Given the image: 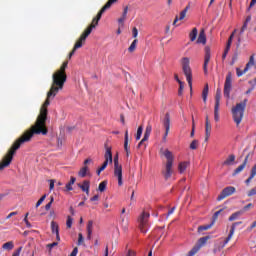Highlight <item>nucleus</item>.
Listing matches in <instances>:
<instances>
[{
    "label": "nucleus",
    "instance_id": "1",
    "mask_svg": "<svg viewBox=\"0 0 256 256\" xmlns=\"http://www.w3.org/2000/svg\"><path fill=\"white\" fill-rule=\"evenodd\" d=\"M69 65V60L62 63L60 68L56 70L52 75V85L47 93V98L40 108V113L36 119V122L29 130H26L24 134L30 139H33V135H47L49 130L47 129V115H49V110L47 107L51 105L50 99H55L57 93L63 91L65 83H67V67Z\"/></svg>",
    "mask_w": 256,
    "mask_h": 256
},
{
    "label": "nucleus",
    "instance_id": "2",
    "mask_svg": "<svg viewBox=\"0 0 256 256\" xmlns=\"http://www.w3.org/2000/svg\"><path fill=\"white\" fill-rule=\"evenodd\" d=\"M29 141H31V136H27L26 134L23 133L21 137H19L12 144L8 152L3 157L2 162L0 163V171H3L5 167H9V165H11V161H13V157L15 156V153H17L18 149L21 148L23 143H29Z\"/></svg>",
    "mask_w": 256,
    "mask_h": 256
},
{
    "label": "nucleus",
    "instance_id": "3",
    "mask_svg": "<svg viewBox=\"0 0 256 256\" xmlns=\"http://www.w3.org/2000/svg\"><path fill=\"white\" fill-rule=\"evenodd\" d=\"M246 107H247V99H244L243 102L237 103L231 109L232 119L237 126L241 125V121H243V116L245 115Z\"/></svg>",
    "mask_w": 256,
    "mask_h": 256
},
{
    "label": "nucleus",
    "instance_id": "4",
    "mask_svg": "<svg viewBox=\"0 0 256 256\" xmlns=\"http://www.w3.org/2000/svg\"><path fill=\"white\" fill-rule=\"evenodd\" d=\"M164 157H166L167 161L162 173L164 175L165 181H168V179H171L172 175L175 173V170H173V161H175V157L169 150L164 151Z\"/></svg>",
    "mask_w": 256,
    "mask_h": 256
},
{
    "label": "nucleus",
    "instance_id": "5",
    "mask_svg": "<svg viewBox=\"0 0 256 256\" xmlns=\"http://www.w3.org/2000/svg\"><path fill=\"white\" fill-rule=\"evenodd\" d=\"M149 217H151V215L146 211H143L138 217V227L141 233L145 234L149 231Z\"/></svg>",
    "mask_w": 256,
    "mask_h": 256
},
{
    "label": "nucleus",
    "instance_id": "6",
    "mask_svg": "<svg viewBox=\"0 0 256 256\" xmlns=\"http://www.w3.org/2000/svg\"><path fill=\"white\" fill-rule=\"evenodd\" d=\"M182 70L188 81L190 89L193 88V73L191 71V66H189V58H183L182 60Z\"/></svg>",
    "mask_w": 256,
    "mask_h": 256
},
{
    "label": "nucleus",
    "instance_id": "7",
    "mask_svg": "<svg viewBox=\"0 0 256 256\" xmlns=\"http://www.w3.org/2000/svg\"><path fill=\"white\" fill-rule=\"evenodd\" d=\"M114 177H117L119 187L123 186V166L119 164V155L114 157Z\"/></svg>",
    "mask_w": 256,
    "mask_h": 256
},
{
    "label": "nucleus",
    "instance_id": "8",
    "mask_svg": "<svg viewBox=\"0 0 256 256\" xmlns=\"http://www.w3.org/2000/svg\"><path fill=\"white\" fill-rule=\"evenodd\" d=\"M162 125L165 129V132L162 138V143H167V136L169 135V131L171 129V115L169 113L165 114L162 120Z\"/></svg>",
    "mask_w": 256,
    "mask_h": 256
},
{
    "label": "nucleus",
    "instance_id": "9",
    "mask_svg": "<svg viewBox=\"0 0 256 256\" xmlns=\"http://www.w3.org/2000/svg\"><path fill=\"white\" fill-rule=\"evenodd\" d=\"M211 239V236H205L198 240L197 245H195L187 254V256H194L202 247Z\"/></svg>",
    "mask_w": 256,
    "mask_h": 256
},
{
    "label": "nucleus",
    "instance_id": "10",
    "mask_svg": "<svg viewBox=\"0 0 256 256\" xmlns=\"http://www.w3.org/2000/svg\"><path fill=\"white\" fill-rule=\"evenodd\" d=\"M99 25V20L97 18H93L91 24L84 30V32L80 35L82 40L87 41V37H89L90 33L93 32V29Z\"/></svg>",
    "mask_w": 256,
    "mask_h": 256
},
{
    "label": "nucleus",
    "instance_id": "11",
    "mask_svg": "<svg viewBox=\"0 0 256 256\" xmlns=\"http://www.w3.org/2000/svg\"><path fill=\"white\" fill-rule=\"evenodd\" d=\"M253 65H255V54H252L250 56L249 61L246 64V67L244 68L243 71H241V69H239V68L236 69L237 77H241L242 75H245V73H247L249 71V69H251V67H253Z\"/></svg>",
    "mask_w": 256,
    "mask_h": 256
},
{
    "label": "nucleus",
    "instance_id": "12",
    "mask_svg": "<svg viewBox=\"0 0 256 256\" xmlns=\"http://www.w3.org/2000/svg\"><path fill=\"white\" fill-rule=\"evenodd\" d=\"M232 74L231 72H229L226 76V80L224 83V97H226V99H229L230 97V93H231V87H232Z\"/></svg>",
    "mask_w": 256,
    "mask_h": 256
},
{
    "label": "nucleus",
    "instance_id": "13",
    "mask_svg": "<svg viewBox=\"0 0 256 256\" xmlns=\"http://www.w3.org/2000/svg\"><path fill=\"white\" fill-rule=\"evenodd\" d=\"M236 189L233 186H228L226 188H224L220 195L217 197V201H223V199H225L226 197H229L231 195H233V193H235Z\"/></svg>",
    "mask_w": 256,
    "mask_h": 256
},
{
    "label": "nucleus",
    "instance_id": "14",
    "mask_svg": "<svg viewBox=\"0 0 256 256\" xmlns=\"http://www.w3.org/2000/svg\"><path fill=\"white\" fill-rule=\"evenodd\" d=\"M113 3H117V0H108L106 4L100 9L96 17H94V19L101 21V17H103V13H105L107 9H111V6L113 5Z\"/></svg>",
    "mask_w": 256,
    "mask_h": 256
},
{
    "label": "nucleus",
    "instance_id": "15",
    "mask_svg": "<svg viewBox=\"0 0 256 256\" xmlns=\"http://www.w3.org/2000/svg\"><path fill=\"white\" fill-rule=\"evenodd\" d=\"M204 51H205V56H204L203 70H204V75H207L209 73V71L207 70V65H209V61H211V48L209 46H206Z\"/></svg>",
    "mask_w": 256,
    "mask_h": 256
},
{
    "label": "nucleus",
    "instance_id": "16",
    "mask_svg": "<svg viewBox=\"0 0 256 256\" xmlns=\"http://www.w3.org/2000/svg\"><path fill=\"white\" fill-rule=\"evenodd\" d=\"M89 163H93V159L88 158L84 161V167L78 172L79 177H87V173H89V167L87 165H89Z\"/></svg>",
    "mask_w": 256,
    "mask_h": 256
},
{
    "label": "nucleus",
    "instance_id": "17",
    "mask_svg": "<svg viewBox=\"0 0 256 256\" xmlns=\"http://www.w3.org/2000/svg\"><path fill=\"white\" fill-rule=\"evenodd\" d=\"M85 41L86 40H83V38H81V36L79 37V39L76 41L72 51L69 53L68 59H71V57H73L75 55V51H77V49H81V47H83V45H85Z\"/></svg>",
    "mask_w": 256,
    "mask_h": 256
},
{
    "label": "nucleus",
    "instance_id": "18",
    "mask_svg": "<svg viewBox=\"0 0 256 256\" xmlns=\"http://www.w3.org/2000/svg\"><path fill=\"white\" fill-rule=\"evenodd\" d=\"M151 125H147L144 133L143 139L139 142L138 144V149L141 148V146L145 143V141H149V137L151 136V131H152Z\"/></svg>",
    "mask_w": 256,
    "mask_h": 256
},
{
    "label": "nucleus",
    "instance_id": "19",
    "mask_svg": "<svg viewBox=\"0 0 256 256\" xmlns=\"http://www.w3.org/2000/svg\"><path fill=\"white\" fill-rule=\"evenodd\" d=\"M187 11H189V5L186 6L181 12L180 16H176L173 22V25H177V21H183L185 17L187 16Z\"/></svg>",
    "mask_w": 256,
    "mask_h": 256
},
{
    "label": "nucleus",
    "instance_id": "20",
    "mask_svg": "<svg viewBox=\"0 0 256 256\" xmlns=\"http://www.w3.org/2000/svg\"><path fill=\"white\" fill-rule=\"evenodd\" d=\"M105 161H107V163H113V153L111 152V147L107 146V144H105Z\"/></svg>",
    "mask_w": 256,
    "mask_h": 256
},
{
    "label": "nucleus",
    "instance_id": "21",
    "mask_svg": "<svg viewBox=\"0 0 256 256\" xmlns=\"http://www.w3.org/2000/svg\"><path fill=\"white\" fill-rule=\"evenodd\" d=\"M78 187L86 193V195H89V189L91 187V182L89 180H84L82 184H78Z\"/></svg>",
    "mask_w": 256,
    "mask_h": 256
},
{
    "label": "nucleus",
    "instance_id": "22",
    "mask_svg": "<svg viewBox=\"0 0 256 256\" xmlns=\"http://www.w3.org/2000/svg\"><path fill=\"white\" fill-rule=\"evenodd\" d=\"M128 12H129V7L126 6L123 10L122 16L118 19L119 27H123L125 25Z\"/></svg>",
    "mask_w": 256,
    "mask_h": 256
},
{
    "label": "nucleus",
    "instance_id": "23",
    "mask_svg": "<svg viewBox=\"0 0 256 256\" xmlns=\"http://www.w3.org/2000/svg\"><path fill=\"white\" fill-rule=\"evenodd\" d=\"M124 150L126 151V156L129 157L130 151H129V130L125 131L124 136Z\"/></svg>",
    "mask_w": 256,
    "mask_h": 256
},
{
    "label": "nucleus",
    "instance_id": "24",
    "mask_svg": "<svg viewBox=\"0 0 256 256\" xmlns=\"http://www.w3.org/2000/svg\"><path fill=\"white\" fill-rule=\"evenodd\" d=\"M197 43H202V45H205V43H207V36L205 35V29L200 30Z\"/></svg>",
    "mask_w": 256,
    "mask_h": 256
},
{
    "label": "nucleus",
    "instance_id": "25",
    "mask_svg": "<svg viewBox=\"0 0 256 256\" xmlns=\"http://www.w3.org/2000/svg\"><path fill=\"white\" fill-rule=\"evenodd\" d=\"M248 160H249V154L245 157L244 162L234 170V175L241 173V171L245 169Z\"/></svg>",
    "mask_w": 256,
    "mask_h": 256
},
{
    "label": "nucleus",
    "instance_id": "26",
    "mask_svg": "<svg viewBox=\"0 0 256 256\" xmlns=\"http://www.w3.org/2000/svg\"><path fill=\"white\" fill-rule=\"evenodd\" d=\"M187 167H189V162L184 161V162H180L178 164V171L180 174L185 173V171H187Z\"/></svg>",
    "mask_w": 256,
    "mask_h": 256
},
{
    "label": "nucleus",
    "instance_id": "27",
    "mask_svg": "<svg viewBox=\"0 0 256 256\" xmlns=\"http://www.w3.org/2000/svg\"><path fill=\"white\" fill-rule=\"evenodd\" d=\"M205 142L209 141V138L211 137V123L207 122L205 123Z\"/></svg>",
    "mask_w": 256,
    "mask_h": 256
},
{
    "label": "nucleus",
    "instance_id": "28",
    "mask_svg": "<svg viewBox=\"0 0 256 256\" xmlns=\"http://www.w3.org/2000/svg\"><path fill=\"white\" fill-rule=\"evenodd\" d=\"M77 181V178L71 177L69 183L66 184V191H73V185H75V182Z\"/></svg>",
    "mask_w": 256,
    "mask_h": 256
},
{
    "label": "nucleus",
    "instance_id": "29",
    "mask_svg": "<svg viewBox=\"0 0 256 256\" xmlns=\"http://www.w3.org/2000/svg\"><path fill=\"white\" fill-rule=\"evenodd\" d=\"M15 247V244L13 241L6 242L2 245V249L5 251H12V249Z\"/></svg>",
    "mask_w": 256,
    "mask_h": 256
},
{
    "label": "nucleus",
    "instance_id": "30",
    "mask_svg": "<svg viewBox=\"0 0 256 256\" xmlns=\"http://www.w3.org/2000/svg\"><path fill=\"white\" fill-rule=\"evenodd\" d=\"M207 95H209V84H206L202 91V99L204 103H207Z\"/></svg>",
    "mask_w": 256,
    "mask_h": 256
},
{
    "label": "nucleus",
    "instance_id": "31",
    "mask_svg": "<svg viewBox=\"0 0 256 256\" xmlns=\"http://www.w3.org/2000/svg\"><path fill=\"white\" fill-rule=\"evenodd\" d=\"M235 162V155L231 154L228 156V158L223 162V165H233Z\"/></svg>",
    "mask_w": 256,
    "mask_h": 256
},
{
    "label": "nucleus",
    "instance_id": "32",
    "mask_svg": "<svg viewBox=\"0 0 256 256\" xmlns=\"http://www.w3.org/2000/svg\"><path fill=\"white\" fill-rule=\"evenodd\" d=\"M241 215H243V211H237V212H235V213H233L230 217H229V219H228V221H235L236 219H239V217H241Z\"/></svg>",
    "mask_w": 256,
    "mask_h": 256
},
{
    "label": "nucleus",
    "instance_id": "33",
    "mask_svg": "<svg viewBox=\"0 0 256 256\" xmlns=\"http://www.w3.org/2000/svg\"><path fill=\"white\" fill-rule=\"evenodd\" d=\"M221 103V90L217 89L216 96H215V107H219Z\"/></svg>",
    "mask_w": 256,
    "mask_h": 256
},
{
    "label": "nucleus",
    "instance_id": "34",
    "mask_svg": "<svg viewBox=\"0 0 256 256\" xmlns=\"http://www.w3.org/2000/svg\"><path fill=\"white\" fill-rule=\"evenodd\" d=\"M198 33L199 31L197 30V28H193L189 34L190 41H195V39H197Z\"/></svg>",
    "mask_w": 256,
    "mask_h": 256
},
{
    "label": "nucleus",
    "instance_id": "35",
    "mask_svg": "<svg viewBox=\"0 0 256 256\" xmlns=\"http://www.w3.org/2000/svg\"><path fill=\"white\" fill-rule=\"evenodd\" d=\"M214 223L211 222V224L203 225L198 227V233H201L202 231H207L208 229H211L213 227Z\"/></svg>",
    "mask_w": 256,
    "mask_h": 256
},
{
    "label": "nucleus",
    "instance_id": "36",
    "mask_svg": "<svg viewBox=\"0 0 256 256\" xmlns=\"http://www.w3.org/2000/svg\"><path fill=\"white\" fill-rule=\"evenodd\" d=\"M51 231L52 233H59V224H57V222L52 221L51 222Z\"/></svg>",
    "mask_w": 256,
    "mask_h": 256
},
{
    "label": "nucleus",
    "instance_id": "37",
    "mask_svg": "<svg viewBox=\"0 0 256 256\" xmlns=\"http://www.w3.org/2000/svg\"><path fill=\"white\" fill-rule=\"evenodd\" d=\"M139 40L134 39V41L131 43V45L128 48L129 53H133L135 49H137V43Z\"/></svg>",
    "mask_w": 256,
    "mask_h": 256
},
{
    "label": "nucleus",
    "instance_id": "38",
    "mask_svg": "<svg viewBox=\"0 0 256 256\" xmlns=\"http://www.w3.org/2000/svg\"><path fill=\"white\" fill-rule=\"evenodd\" d=\"M105 189H107V180L102 181L98 186L100 193H103Z\"/></svg>",
    "mask_w": 256,
    "mask_h": 256
},
{
    "label": "nucleus",
    "instance_id": "39",
    "mask_svg": "<svg viewBox=\"0 0 256 256\" xmlns=\"http://www.w3.org/2000/svg\"><path fill=\"white\" fill-rule=\"evenodd\" d=\"M236 31H237V30H234V31L232 32V34L230 35V37L228 38L226 47L231 48V45L233 44V37H235Z\"/></svg>",
    "mask_w": 256,
    "mask_h": 256
},
{
    "label": "nucleus",
    "instance_id": "40",
    "mask_svg": "<svg viewBox=\"0 0 256 256\" xmlns=\"http://www.w3.org/2000/svg\"><path fill=\"white\" fill-rule=\"evenodd\" d=\"M141 135H143V126H139L136 133V141L141 139Z\"/></svg>",
    "mask_w": 256,
    "mask_h": 256
},
{
    "label": "nucleus",
    "instance_id": "41",
    "mask_svg": "<svg viewBox=\"0 0 256 256\" xmlns=\"http://www.w3.org/2000/svg\"><path fill=\"white\" fill-rule=\"evenodd\" d=\"M87 233L89 235H92L93 234V222L92 220H90L87 224Z\"/></svg>",
    "mask_w": 256,
    "mask_h": 256
},
{
    "label": "nucleus",
    "instance_id": "42",
    "mask_svg": "<svg viewBox=\"0 0 256 256\" xmlns=\"http://www.w3.org/2000/svg\"><path fill=\"white\" fill-rule=\"evenodd\" d=\"M233 235H234L233 230H230V232H229V234H228L227 238L225 239L224 244H223V246H222V247L226 246V245H227V243H229V241H231V239H232Z\"/></svg>",
    "mask_w": 256,
    "mask_h": 256
},
{
    "label": "nucleus",
    "instance_id": "43",
    "mask_svg": "<svg viewBox=\"0 0 256 256\" xmlns=\"http://www.w3.org/2000/svg\"><path fill=\"white\" fill-rule=\"evenodd\" d=\"M214 121H219V106H214Z\"/></svg>",
    "mask_w": 256,
    "mask_h": 256
},
{
    "label": "nucleus",
    "instance_id": "44",
    "mask_svg": "<svg viewBox=\"0 0 256 256\" xmlns=\"http://www.w3.org/2000/svg\"><path fill=\"white\" fill-rule=\"evenodd\" d=\"M66 227H67L68 229H71V227H73V219H72L71 216H68V217H67Z\"/></svg>",
    "mask_w": 256,
    "mask_h": 256
},
{
    "label": "nucleus",
    "instance_id": "45",
    "mask_svg": "<svg viewBox=\"0 0 256 256\" xmlns=\"http://www.w3.org/2000/svg\"><path fill=\"white\" fill-rule=\"evenodd\" d=\"M45 199H47V194H44L36 203V208L40 207L43 204V201H45Z\"/></svg>",
    "mask_w": 256,
    "mask_h": 256
},
{
    "label": "nucleus",
    "instance_id": "46",
    "mask_svg": "<svg viewBox=\"0 0 256 256\" xmlns=\"http://www.w3.org/2000/svg\"><path fill=\"white\" fill-rule=\"evenodd\" d=\"M199 147V141L198 140H193L190 144V149L195 150Z\"/></svg>",
    "mask_w": 256,
    "mask_h": 256
},
{
    "label": "nucleus",
    "instance_id": "47",
    "mask_svg": "<svg viewBox=\"0 0 256 256\" xmlns=\"http://www.w3.org/2000/svg\"><path fill=\"white\" fill-rule=\"evenodd\" d=\"M223 211V209H220L219 211H216L212 217V223H215V221H217V218L219 217V215H221V212Z\"/></svg>",
    "mask_w": 256,
    "mask_h": 256
},
{
    "label": "nucleus",
    "instance_id": "48",
    "mask_svg": "<svg viewBox=\"0 0 256 256\" xmlns=\"http://www.w3.org/2000/svg\"><path fill=\"white\" fill-rule=\"evenodd\" d=\"M183 89H184L183 81H179V89H178L179 97H181V95H183Z\"/></svg>",
    "mask_w": 256,
    "mask_h": 256
},
{
    "label": "nucleus",
    "instance_id": "49",
    "mask_svg": "<svg viewBox=\"0 0 256 256\" xmlns=\"http://www.w3.org/2000/svg\"><path fill=\"white\" fill-rule=\"evenodd\" d=\"M54 201H55V199L53 198V196H51V197H50V202L45 205L46 211H49V209H51V205H53V202H54Z\"/></svg>",
    "mask_w": 256,
    "mask_h": 256
},
{
    "label": "nucleus",
    "instance_id": "50",
    "mask_svg": "<svg viewBox=\"0 0 256 256\" xmlns=\"http://www.w3.org/2000/svg\"><path fill=\"white\" fill-rule=\"evenodd\" d=\"M27 217H29V213H26V215L24 217V223L26 224V227H28V229H31V222H29Z\"/></svg>",
    "mask_w": 256,
    "mask_h": 256
},
{
    "label": "nucleus",
    "instance_id": "51",
    "mask_svg": "<svg viewBox=\"0 0 256 256\" xmlns=\"http://www.w3.org/2000/svg\"><path fill=\"white\" fill-rule=\"evenodd\" d=\"M255 175H256L255 172H253V171L251 170V174H250L249 178L245 181V183H246L247 185H249V183H251V180L254 179Z\"/></svg>",
    "mask_w": 256,
    "mask_h": 256
},
{
    "label": "nucleus",
    "instance_id": "52",
    "mask_svg": "<svg viewBox=\"0 0 256 256\" xmlns=\"http://www.w3.org/2000/svg\"><path fill=\"white\" fill-rule=\"evenodd\" d=\"M83 241H85V239L83 238V234L79 233L77 245H83Z\"/></svg>",
    "mask_w": 256,
    "mask_h": 256
},
{
    "label": "nucleus",
    "instance_id": "53",
    "mask_svg": "<svg viewBox=\"0 0 256 256\" xmlns=\"http://www.w3.org/2000/svg\"><path fill=\"white\" fill-rule=\"evenodd\" d=\"M229 51H231V48H229L228 46H226L224 53L222 55V59L225 60L227 58V55L229 54Z\"/></svg>",
    "mask_w": 256,
    "mask_h": 256
},
{
    "label": "nucleus",
    "instance_id": "54",
    "mask_svg": "<svg viewBox=\"0 0 256 256\" xmlns=\"http://www.w3.org/2000/svg\"><path fill=\"white\" fill-rule=\"evenodd\" d=\"M21 251H23V246H20L16 251H14L12 256H19V255H21Z\"/></svg>",
    "mask_w": 256,
    "mask_h": 256
},
{
    "label": "nucleus",
    "instance_id": "55",
    "mask_svg": "<svg viewBox=\"0 0 256 256\" xmlns=\"http://www.w3.org/2000/svg\"><path fill=\"white\" fill-rule=\"evenodd\" d=\"M137 35H139V30H137V27H134L132 29V37H134V39H137Z\"/></svg>",
    "mask_w": 256,
    "mask_h": 256
},
{
    "label": "nucleus",
    "instance_id": "56",
    "mask_svg": "<svg viewBox=\"0 0 256 256\" xmlns=\"http://www.w3.org/2000/svg\"><path fill=\"white\" fill-rule=\"evenodd\" d=\"M173 211H175V207H172L170 210L166 212V214H163L166 219L169 217V215H173Z\"/></svg>",
    "mask_w": 256,
    "mask_h": 256
},
{
    "label": "nucleus",
    "instance_id": "57",
    "mask_svg": "<svg viewBox=\"0 0 256 256\" xmlns=\"http://www.w3.org/2000/svg\"><path fill=\"white\" fill-rule=\"evenodd\" d=\"M239 55L236 53H234L233 57H232V61L230 62V65H235V62L237 61Z\"/></svg>",
    "mask_w": 256,
    "mask_h": 256
},
{
    "label": "nucleus",
    "instance_id": "58",
    "mask_svg": "<svg viewBox=\"0 0 256 256\" xmlns=\"http://www.w3.org/2000/svg\"><path fill=\"white\" fill-rule=\"evenodd\" d=\"M242 223V221L233 223L230 231H233V233H235V227H237V225H241Z\"/></svg>",
    "mask_w": 256,
    "mask_h": 256
},
{
    "label": "nucleus",
    "instance_id": "59",
    "mask_svg": "<svg viewBox=\"0 0 256 256\" xmlns=\"http://www.w3.org/2000/svg\"><path fill=\"white\" fill-rule=\"evenodd\" d=\"M251 207H253V204L249 203L246 206H244L243 209L240 211H243V213H245V211H249V209H251Z\"/></svg>",
    "mask_w": 256,
    "mask_h": 256
},
{
    "label": "nucleus",
    "instance_id": "60",
    "mask_svg": "<svg viewBox=\"0 0 256 256\" xmlns=\"http://www.w3.org/2000/svg\"><path fill=\"white\" fill-rule=\"evenodd\" d=\"M253 195H256V187L252 188V189L248 192V197H253Z\"/></svg>",
    "mask_w": 256,
    "mask_h": 256
},
{
    "label": "nucleus",
    "instance_id": "61",
    "mask_svg": "<svg viewBox=\"0 0 256 256\" xmlns=\"http://www.w3.org/2000/svg\"><path fill=\"white\" fill-rule=\"evenodd\" d=\"M247 25H249V23L244 22V24H243V26H242V28H241V30H240V35L243 34V33H245V29H247Z\"/></svg>",
    "mask_w": 256,
    "mask_h": 256
},
{
    "label": "nucleus",
    "instance_id": "62",
    "mask_svg": "<svg viewBox=\"0 0 256 256\" xmlns=\"http://www.w3.org/2000/svg\"><path fill=\"white\" fill-rule=\"evenodd\" d=\"M256 0H251L249 7L247 8V11H251L252 7H255Z\"/></svg>",
    "mask_w": 256,
    "mask_h": 256
},
{
    "label": "nucleus",
    "instance_id": "63",
    "mask_svg": "<svg viewBox=\"0 0 256 256\" xmlns=\"http://www.w3.org/2000/svg\"><path fill=\"white\" fill-rule=\"evenodd\" d=\"M57 245H59L58 242H53L47 245L48 249H53V247H57Z\"/></svg>",
    "mask_w": 256,
    "mask_h": 256
},
{
    "label": "nucleus",
    "instance_id": "64",
    "mask_svg": "<svg viewBox=\"0 0 256 256\" xmlns=\"http://www.w3.org/2000/svg\"><path fill=\"white\" fill-rule=\"evenodd\" d=\"M77 253H79V248L75 247L71 252L70 256H77Z\"/></svg>",
    "mask_w": 256,
    "mask_h": 256
}]
</instances>
